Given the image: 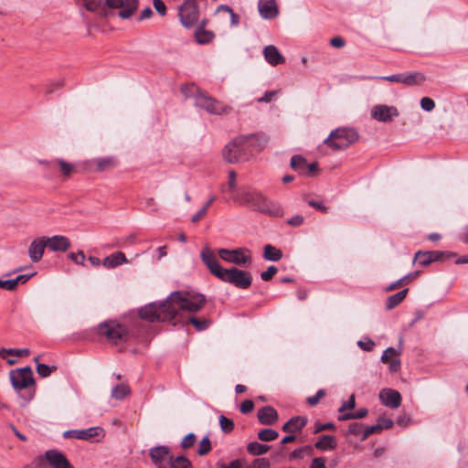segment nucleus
Segmentation results:
<instances>
[{
  "instance_id": "nucleus-1",
  "label": "nucleus",
  "mask_w": 468,
  "mask_h": 468,
  "mask_svg": "<svg viewBox=\"0 0 468 468\" xmlns=\"http://www.w3.org/2000/svg\"><path fill=\"white\" fill-rule=\"evenodd\" d=\"M206 297L201 293L181 292H172L165 301L151 303L139 310V316L148 322L172 321L177 316L181 317V312H198L205 304Z\"/></svg>"
},
{
  "instance_id": "nucleus-2",
  "label": "nucleus",
  "mask_w": 468,
  "mask_h": 468,
  "mask_svg": "<svg viewBox=\"0 0 468 468\" xmlns=\"http://www.w3.org/2000/svg\"><path fill=\"white\" fill-rule=\"evenodd\" d=\"M200 257L209 271L222 282L230 283L239 289H247L251 285L252 276L249 271L236 267L223 268L208 247H205L201 250Z\"/></svg>"
},
{
  "instance_id": "nucleus-3",
  "label": "nucleus",
  "mask_w": 468,
  "mask_h": 468,
  "mask_svg": "<svg viewBox=\"0 0 468 468\" xmlns=\"http://www.w3.org/2000/svg\"><path fill=\"white\" fill-rule=\"evenodd\" d=\"M250 138L239 136L229 143L222 150L224 160L229 164L248 161L251 156Z\"/></svg>"
},
{
  "instance_id": "nucleus-4",
  "label": "nucleus",
  "mask_w": 468,
  "mask_h": 468,
  "mask_svg": "<svg viewBox=\"0 0 468 468\" xmlns=\"http://www.w3.org/2000/svg\"><path fill=\"white\" fill-rule=\"evenodd\" d=\"M358 139L357 133L351 128H338L330 133L324 143L335 151L345 150Z\"/></svg>"
},
{
  "instance_id": "nucleus-5",
  "label": "nucleus",
  "mask_w": 468,
  "mask_h": 468,
  "mask_svg": "<svg viewBox=\"0 0 468 468\" xmlns=\"http://www.w3.org/2000/svg\"><path fill=\"white\" fill-rule=\"evenodd\" d=\"M98 333L115 345L127 341L129 335L128 330L124 325L112 321L100 324Z\"/></svg>"
},
{
  "instance_id": "nucleus-6",
  "label": "nucleus",
  "mask_w": 468,
  "mask_h": 468,
  "mask_svg": "<svg viewBox=\"0 0 468 468\" xmlns=\"http://www.w3.org/2000/svg\"><path fill=\"white\" fill-rule=\"evenodd\" d=\"M9 377L12 387L16 392L27 389L35 384L33 371L29 366L11 370Z\"/></svg>"
},
{
  "instance_id": "nucleus-7",
  "label": "nucleus",
  "mask_w": 468,
  "mask_h": 468,
  "mask_svg": "<svg viewBox=\"0 0 468 468\" xmlns=\"http://www.w3.org/2000/svg\"><path fill=\"white\" fill-rule=\"evenodd\" d=\"M218 253L223 261L239 266H248L252 261L250 251L245 248L235 250L220 249Z\"/></svg>"
},
{
  "instance_id": "nucleus-8",
  "label": "nucleus",
  "mask_w": 468,
  "mask_h": 468,
  "mask_svg": "<svg viewBox=\"0 0 468 468\" xmlns=\"http://www.w3.org/2000/svg\"><path fill=\"white\" fill-rule=\"evenodd\" d=\"M195 105L201 109L206 110L211 114H222L227 112V107L224 106L220 101H216L212 97L202 93L197 90L195 95Z\"/></svg>"
},
{
  "instance_id": "nucleus-9",
  "label": "nucleus",
  "mask_w": 468,
  "mask_h": 468,
  "mask_svg": "<svg viewBox=\"0 0 468 468\" xmlns=\"http://www.w3.org/2000/svg\"><path fill=\"white\" fill-rule=\"evenodd\" d=\"M199 12L196 0H186L179 7V19L185 27H193L198 19Z\"/></svg>"
},
{
  "instance_id": "nucleus-10",
  "label": "nucleus",
  "mask_w": 468,
  "mask_h": 468,
  "mask_svg": "<svg viewBox=\"0 0 468 468\" xmlns=\"http://www.w3.org/2000/svg\"><path fill=\"white\" fill-rule=\"evenodd\" d=\"M267 197L260 192L247 191L241 193L236 200L241 204L250 207L253 210L261 212L266 202Z\"/></svg>"
},
{
  "instance_id": "nucleus-11",
  "label": "nucleus",
  "mask_w": 468,
  "mask_h": 468,
  "mask_svg": "<svg viewBox=\"0 0 468 468\" xmlns=\"http://www.w3.org/2000/svg\"><path fill=\"white\" fill-rule=\"evenodd\" d=\"M138 5L137 0H106L105 7L108 8H120L119 16L127 19L131 17L136 10Z\"/></svg>"
},
{
  "instance_id": "nucleus-12",
  "label": "nucleus",
  "mask_w": 468,
  "mask_h": 468,
  "mask_svg": "<svg viewBox=\"0 0 468 468\" xmlns=\"http://www.w3.org/2000/svg\"><path fill=\"white\" fill-rule=\"evenodd\" d=\"M149 456L153 463L157 468H167L165 462L166 460L169 462V458L172 455L170 454V449L167 446L160 445L151 448L149 451Z\"/></svg>"
},
{
  "instance_id": "nucleus-13",
  "label": "nucleus",
  "mask_w": 468,
  "mask_h": 468,
  "mask_svg": "<svg viewBox=\"0 0 468 468\" xmlns=\"http://www.w3.org/2000/svg\"><path fill=\"white\" fill-rule=\"evenodd\" d=\"M103 432L101 427H90L85 430H69L63 433L64 438H74L77 440L89 441L91 438L101 435Z\"/></svg>"
},
{
  "instance_id": "nucleus-14",
  "label": "nucleus",
  "mask_w": 468,
  "mask_h": 468,
  "mask_svg": "<svg viewBox=\"0 0 468 468\" xmlns=\"http://www.w3.org/2000/svg\"><path fill=\"white\" fill-rule=\"evenodd\" d=\"M399 112L396 107L388 105H376L371 110V116L379 121L388 122H390L393 117L398 116Z\"/></svg>"
},
{
  "instance_id": "nucleus-15",
  "label": "nucleus",
  "mask_w": 468,
  "mask_h": 468,
  "mask_svg": "<svg viewBox=\"0 0 468 468\" xmlns=\"http://www.w3.org/2000/svg\"><path fill=\"white\" fill-rule=\"evenodd\" d=\"M45 459L53 468H74L64 453L58 450H48Z\"/></svg>"
},
{
  "instance_id": "nucleus-16",
  "label": "nucleus",
  "mask_w": 468,
  "mask_h": 468,
  "mask_svg": "<svg viewBox=\"0 0 468 468\" xmlns=\"http://www.w3.org/2000/svg\"><path fill=\"white\" fill-rule=\"evenodd\" d=\"M380 402L390 409H397L401 404V395L392 388H384L379 392Z\"/></svg>"
},
{
  "instance_id": "nucleus-17",
  "label": "nucleus",
  "mask_w": 468,
  "mask_h": 468,
  "mask_svg": "<svg viewBox=\"0 0 468 468\" xmlns=\"http://www.w3.org/2000/svg\"><path fill=\"white\" fill-rule=\"evenodd\" d=\"M48 247L46 237L35 239L29 245L28 255L33 262H38L44 254L45 248Z\"/></svg>"
},
{
  "instance_id": "nucleus-18",
  "label": "nucleus",
  "mask_w": 468,
  "mask_h": 468,
  "mask_svg": "<svg viewBox=\"0 0 468 468\" xmlns=\"http://www.w3.org/2000/svg\"><path fill=\"white\" fill-rule=\"evenodd\" d=\"M258 8L261 16L264 19H272L279 13L275 0H260Z\"/></svg>"
},
{
  "instance_id": "nucleus-19",
  "label": "nucleus",
  "mask_w": 468,
  "mask_h": 468,
  "mask_svg": "<svg viewBox=\"0 0 468 468\" xmlns=\"http://www.w3.org/2000/svg\"><path fill=\"white\" fill-rule=\"evenodd\" d=\"M259 421L263 425H272L278 420V412L271 406L262 407L257 414Z\"/></svg>"
},
{
  "instance_id": "nucleus-20",
  "label": "nucleus",
  "mask_w": 468,
  "mask_h": 468,
  "mask_svg": "<svg viewBox=\"0 0 468 468\" xmlns=\"http://www.w3.org/2000/svg\"><path fill=\"white\" fill-rule=\"evenodd\" d=\"M263 56L266 61L271 66H277L285 62V58L273 45L266 46L263 48Z\"/></svg>"
},
{
  "instance_id": "nucleus-21",
  "label": "nucleus",
  "mask_w": 468,
  "mask_h": 468,
  "mask_svg": "<svg viewBox=\"0 0 468 468\" xmlns=\"http://www.w3.org/2000/svg\"><path fill=\"white\" fill-rule=\"evenodd\" d=\"M48 248L53 251H66L70 247L69 239L61 235L46 238Z\"/></svg>"
},
{
  "instance_id": "nucleus-22",
  "label": "nucleus",
  "mask_w": 468,
  "mask_h": 468,
  "mask_svg": "<svg viewBox=\"0 0 468 468\" xmlns=\"http://www.w3.org/2000/svg\"><path fill=\"white\" fill-rule=\"evenodd\" d=\"M307 424V418L303 416H296L290 419L282 426V431L288 433L300 431Z\"/></svg>"
},
{
  "instance_id": "nucleus-23",
  "label": "nucleus",
  "mask_w": 468,
  "mask_h": 468,
  "mask_svg": "<svg viewBox=\"0 0 468 468\" xmlns=\"http://www.w3.org/2000/svg\"><path fill=\"white\" fill-rule=\"evenodd\" d=\"M245 137L250 138V149L252 154L254 151H261L269 142V137L264 133L249 134Z\"/></svg>"
},
{
  "instance_id": "nucleus-24",
  "label": "nucleus",
  "mask_w": 468,
  "mask_h": 468,
  "mask_svg": "<svg viewBox=\"0 0 468 468\" xmlns=\"http://www.w3.org/2000/svg\"><path fill=\"white\" fill-rule=\"evenodd\" d=\"M426 77L420 71H410L402 73L401 83L406 86L420 85L424 82Z\"/></svg>"
},
{
  "instance_id": "nucleus-25",
  "label": "nucleus",
  "mask_w": 468,
  "mask_h": 468,
  "mask_svg": "<svg viewBox=\"0 0 468 468\" xmlns=\"http://www.w3.org/2000/svg\"><path fill=\"white\" fill-rule=\"evenodd\" d=\"M261 213L266 214L270 217L281 218L283 216V210L281 205L275 201H272L267 197Z\"/></svg>"
},
{
  "instance_id": "nucleus-26",
  "label": "nucleus",
  "mask_w": 468,
  "mask_h": 468,
  "mask_svg": "<svg viewBox=\"0 0 468 468\" xmlns=\"http://www.w3.org/2000/svg\"><path fill=\"white\" fill-rule=\"evenodd\" d=\"M33 274H22V275H18L17 277L14 278V279L5 280V281L0 279V288L7 290V291H15L20 282L25 283L26 282H27L29 280V278Z\"/></svg>"
},
{
  "instance_id": "nucleus-27",
  "label": "nucleus",
  "mask_w": 468,
  "mask_h": 468,
  "mask_svg": "<svg viewBox=\"0 0 468 468\" xmlns=\"http://www.w3.org/2000/svg\"><path fill=\"white\" fill-rule=\"evenodd\" d=\"M337 446L335 437L332 435H322L314 443V447L320 451H332Z\"/></svg>"
},
{
  "instance_id": "nucleus-28",
  "label": "nucleus",
  "mask_w": 468,
  "mask_h": 468,
  "mask_svg": "<svg viewBox=\"0 0 468 468\" xmlns=\"http://www.w3.org/2000/svg\"><path fill=\"white\" fill-rule=\"evenodd\" d=\"M128 262L126 256L122 251L114 252L103 260V265L108 268H115L122 263Z\"/></svg>"
},
{
  "instance_id": "nucleus-29",
  "label": "nucleus",
  "mask_w": 468,
  "mask_h": 468,
  "mask_svg": "<svg viewBox=\"0 0 468 468\" xmlns=\"http://www.w3.org/2000/svg\"><path fill=\"white\" fill-rule=\"evenodd\" d=\"M263 258L270 261H278L282 258V252L280 249L271 244H267L263 248Z\"/></svg>"
},
{
  "instance_id": "nucleus-30",
  "label": "nucleus",
  "mask_w": 468,
  "mask_h": 468,
  "mask_svg": "<svg viewBox=\"0 0 468 468\" xmlns=\"http://www.w3.org/2000/svg\"><path fill=\"white\" fill-rule=\"evenodd\" d=\"M408 289H404L393 295L388 297L386 302V308L391 310L398 306L407 296Z\"/></svg>"
},
{
  "instance_id": "nucleus-31",
  "label": "nucleus",
  "mask_w": 468,
  "mask_h": 468,
  "mask_svg": "<svg viewBox=\"0 0 468 468\" xmlns=\"http://www.w3.org/2000/svg\"><path fill=\"white\" fill-rule=\"evenodd\" d=\"M169 468H193V465L184 455L171 456L169 458Z\"/></svg>"
},
{
  "instance_id": "nucleus-32",
  "label": "nucleus",
  "mask_w": 468,
  "mask_h": 468,
  "mask_svg": "<svg viewBox=\"0 0 468 468\" xmlns=\"http://www.w3.org/2000/svg\"><path fill=\"white\" fill-rule=\"evenodd\" d=\"M130 391L129 386L122 383L112 388L111 396L115 399L122 400L130 393Z\"/></svg>"
},
{
  "instance_id": "nucleus-33",
  "label": "nucleus",
  "mask_w": 468,
  "mask_h": 468,
  "mask_svg": "<svg viewBox=\"0 0 468 468\" xmlns=\"http://www.w3.org/2000/svg\"><path fill=\"white\" fill-rule=\"evenodd\" d=\"M269 445L262 444L258 441H252L247 445V451L251 455H262L266 453L269 451Z\"/></svg>"
},
{
  "instance_id": "nucleus-34",
  "label": "nucleus",
  "mask_w": 468,
  "mask_h": 468,
  "mask_svg": "<svg viewBox=\"0 0 468 468\" xmlns=\"http://www.w3.org/2000/svg\"><path fill=\"white\" fill-rule=\"evenodd\" d=\"M30 354V350L28 348H1L0 349V357L5 359L7 356H26Z\"/></svg>"
},
{
  "instance_id": "nucleus-35",
  "label": "nucleus",
  "mask_w": 468,
  "mask_h": 468,
  "mask_svg": "<svg viewBox=\"0 0 468 468\" xmlns=\"http://www.w3.org/2000/svg\"><path fill=\"white\" fill-rule=\"evenodd\" d=\"M313 447L306 445L303 447H300L295 449L293 452H291L289 456V460L292 461L295 459H303L305 455L311 456L313 454Z\"/></svg>"
},
{
  "instance_id": "nucleus-36",
  "label": "nucleus",
  "mask_w": 468,
  "mask_h": 468,
  "mask_svg": "<svg viewBox=\"0 0 468 468\" xmlns=\"http://www.w3.org/2000/svg\"><path fill=\"white\" fill-rule=\"evenodd\" d=\"M187 321L190 322L194 325V327L196 328L197 331H204L210 324L209 319L198 318V317H196L193 315L187 317Z\"/></svg>"
},
{
  "instance_id": "nucleus-37",
  "label": "nucleus",
  "mask_w": 468,
  "mask_h": 468,
  "mask_svg": "<svg viewBox=\"0 0 468 468\" xmlns=\"http://www.w3.org/2000/svg\"><path fill=\"white\" fill-rule=\"evenodd\" d=\"M216 12H226L230 16V27H238L239 24V16L236 14L231 7L227 5H220L218 6Z\"/></svg>"
},
{
  "instance_id": "nucleus-38",
  "label": "nucleus",
  "mask_w": 468,
  "mask_h": 468,
  "mask_svg": "<svg viewBox=\"0 0 468 468\" xmlns=\"http://www.w3.org/2000/svg\"><path fill=\"white\" fill-rule=\"evenodd\" d=\"M106 0H81L82 5L88 11L96 12L105 7Z\"/></svg>"
},
{
  "instance_id": "nucleus-39",
  "label": "nucleus",
  "mask_w": 468,
  "mask_h": 468,
  "mask_svg": "<svg viewBox=\"0 0 468 468\" xmlns=\"http://www.w3.org/2000/svg\"><path fill=\"white\" fill-rule=\"evenodd\" d=\"M279 437L278 431L272 429H263L258 432V438L262 441H271Z\"/></svg>"
},
{
  "instance_id": "nucleus-40",
  "label": "nucleus",
  "mask_w": 468,
  "mask_h": 468,
  "mask_svg": "<svg viewBox=\"0 0 468 468\" xmlns=\"http://www.w3.org/2000/svg\"><path fill=\"white\" fill-rule=\"evenodd\" d=\"M414 261L421 266H428L432 262V259L429 251H418L415 254Z\"/></svg>"
},
{
  "instance_id": "nucleus-41",
  "label": "nucleus",
  "mask_w": 468,
  "mask_h": 468,
  "mask_svg": "<svg viewBox=\"0 0 468 468\" xmlns=\"http://www.w3.org/2000/svg\"><path fill=\"white\" fill-rule=\"evenodd\" d=\"M214 37V34L210 31H207L204 29H198L196 32V38L197 43L199 44H207L212 40Z\"/></svg>"
},
{
  "instance_id": "nucleus-42",
  "label": "nucleus",
  "mask_w": 468,
  "mask_h": 468,
  "mask_svg": "<svg viewBox=\"0 0 468 468\" xmlns=\"http://www.w3.org/2000/svg\"><path fill=\"white\" fill-rule=\"evenodd\" d=\"M306 165V160L301 155H293L291 158V166L295 171L302 173L303 169L305 168Z\"/></svg>"
},
{
  "instance_id": "nucleus-43",
  "label": "nucleus",
  "mask_w": 468,
  "mask_h": 468,
  "mask_svg": "<svg viewBox=\"0 0 468 468\" xmlns=\"http://www.w3.org/2000/svg\"><path fill=\"white\" fill-rule=\"evenodd\" d=\"M219 426L224 433H229L235 428L233 420L225 417L224 415L219 416Z\"/></svg>"
},
{
  "instance_id": "nucleus-44",
  "label": "nucleus",
  "mask_w": 468,
  "mask_h": 468,
  "mask_svg": "<svg viewBox=\"0 0 468 468\" xmlns=\"http://www.w3.org/2000/svg\"><path fill=\"white\" fill-rule=\"evenodd\" d=\"M57 370L56 366H48L46 364H37V372L42 378H47L51 375L52 372Z\"/></svg>"
},
{
  "instance_id": "nucleus-45",
  "label": "nucleus",
  "mask_w": 468,
  "mask_h": 468,
  "mask_svg": "<svg viewBox=\"0 0 468 468\" xmlns=\"http://www.w3.org/2000/svg\"><path fill=\"white\" fill-rule=\"evenodd\" d=\"M210 451H211L210 440H209L208 436H206L201 440L197 452L199 456H204V455L207 454Z\"/></svg>"
},
{
  "instance_id": "nucleus-46",
  "label": "nucleus",
  "mask_w": 468,
  "mask_h": 468,
  "mask_svg": "<svg viewBox=\"0 0 468 468\" xmlns=\"http://www.w3.org/2000/svg\"><path fill=\"white\" fill-rule=\"evenodd\" d=\"M429 252L432 259V262L441 261L444 258H451L452 256L455 255L454 253H452V252H444V251H440V250H431Z\"/></svg>"
},
{
  "instance_id": "nucleus-47",
  "label": "nucleus",
  "mask_w": 468,
  "mask_h": 468,
  "mask_svg": "<svg viewBox=\"0 0 468 468\" xmlns=\"http://www.w3.org/2000/svg\"><path fill=\"white\" fill-rule=\"evenodd\" d=\"M68 257L73 261L76 264L85 265V254L82 250L78 251L77 253L70 252Z\"/></svg>"
},
{
  "instance_id": "nucleus-48",
  "label": "nucleus",
  "mask_w": 468,
  "mask_h": 468,
  "mask_svg": "<svg viewBox=\"0 0 468 468\" xmlns=\"http://www.w3.org/2000/svg\"><path fill=\"white\" fill-rule=\"evenodd\" d=\"M400 355V352L394 347H388L381 356V361L388 363L392 356Z\"/></svg>"
},
{
  "instance_id": "nucleus-49",
  "label": "nucleus",
  "mask_w": 468,
  "mask_h": 468,
  "mask_svg": "<svg viewBox=\"0 0 468 468\" xmlns=\"http://www.w3.org/2000/svg\"><path fill=\"white\" fill-rule=\"evenodd\" d=\"M381 431V428H380V425H378L375 424V425H372V426H368L367 427L364 431H363V435H362V438H361V441H365L366 439H367L371 434H374V433H379Z\"/></svg>"
},
{
  "instance_id": "nucleus-50",
  "label": "nucleus",
  "mask_w": 468,
  "mask_h": 468,
  "mask_svg": "<svg viewBox=\"0 0 468 468\" xmlns=\"http://www.w3.org/2000/svg\"><path fill=\"white\" fill-rule=\"evenodd\" d=\"M357 346L364 351H371L375 346V343L368 337H365L357 342Z\"/></svg>"
},
{
  "instance_id": "nucleus-51",
  "label": "nucleus",
  "mask_w": 468,
  "mask_h": 468,
  "mask_svg": "<svg viewBox=\"0 0 468 468\" xmlns=\"http://www.w3.org/2000/svg\"><path fill=\"white\" fill-rule=\"evenodd\" d=\"M247 468H270V461L267 458L255 459Z\"/></svg>"
},
{
  "instance_id": "nucleus-52",
  "label": "nucleus",
  "mask_w": 468,
  "mask_h": 468,
  "mask_svg": "<svg viewBox=\"0 0 468 468\" xmlns=\"http://www.w3.org/2000/svg\"><path fill=\"white\" fill-rule=\"evenodd\" d=\"M420 107L422 110L426 112H431L435 108V102L432 99L429 97H423L420 100Z\"/></svg>"
},
{
  "instance_id": "nucleus-53",
  "label": "nucleus",
  "mask_w": 468,
  "mask_h": 468,
  "mask_svg": "<svg viewBox=\"0 0 468 468\" xmlns=\"http://www.w3.org/2000/svg\"><path fill=\"white\" fill-rule=\"evenodd\" d=\"M195 441H196V435L194 433H188L182 440L181 447L183 449H188L194 445Z\"/></svg>"
},
{
  "instance_id": "nucleus-54",
  "label": "nucleus",
  "mask_w": 468,
  "mask_h": 468,
  "mask_svg": "<svg viewBox=\"0 0 468 468\" xmlns=\"http://www.w3.org/2000/svg\"><path fill=\"white\" fill-rule=\"evenodd\" d=\"M278 269L275 266H270L265 271L261 273V278L267 282L271 280V278L277 273Z\"/></svg>"
},
{
  "instance_id": "nucleus-55",
  "label": "nucleus",
  "mask_w": 468,
  "mask_h": 468,
  "mask_svg": "<svg viewBox=\"0 0 468 468\" xmlns=\"http://www.w3.org/2000/svg\"><path fill=\"white\" fill-rule=\"evenodd\" d=\"M228 187L230 191H234L237 187V174L234 170H229L228 174Z\"/></svg>"
},
{
  "instance_id": "nucleus-56",
  "label": "nucleus",
  "mask_w": 468,
  "mask_h": 468,
  "mask_svg": "<svg viewBox=\"0 0 468 468\" xmlns=\"http://www.w3.org/2000/svg\"><path fill=\"white\" fill-rule=\"evenodd\" d=\"M58 164L59 165V168H60L62 174L65 176H69L71 174V172L73 171V165L67 163L64 160H58Z\"/></svg>"
},
{
  "instance_id": "nucleus-57",
  "label": "nucleus",
  "mask_w": 468,
  "mask_h": 468,
  "mask_svg": "<svg viewBox=\"0 0 468 468\" xmlns=\"http://www.w3.org/2000/svg\"><path fill=\"white\" fill-rule=\"evenodd\" d=\"M356 406L355 395H351L347 401H344L341 407L338 409L339 412H343L346 410H352Z\"/></svg>"
},
{
  "instance_id": "nucleus-58",
  "label": "nucleus",
  "mask_w": 468,
  "mask_h": 468,
  "mask_svg": "<svg viewBox=\"0 0 468 468\" xmlns=\"http://www.w3.org/2000/svg\"><path fill=\"white\" fill-rule=\"evenodd\" d=\"M325 395V391L324 389H319L314 396L307 398V402L311 406H315L318 404L319 400Z\"/></svg>"
},
{
  "instance_id": "nucleus-59",
  "label": "nucleus",
  "mask_w": 468,
  "mask_h": 468,
  "mask_svg": "<svg viewBox=\"0 0 468 468\" xmlns=\"http://www.w3.org/2000/svg\"><path fill=\"white\" fill-rule=\"evenodd\" d=\"M253 408H254L253 401L250 399H246L240 404L239 410L241 413L247 414V413H250V411H252Z\"/></svg>"
},
{
  "instance_id": "nucleus-60",
  "label": "nucleus",
  "mask_w": 468,
  "mask_h": 468,
  "mask_svg": "<svg viewBox=\"0 0 468 468\" xmlns=\"http://www.w3.org/2000/svg\"><path fill=\"white\" fill-rule=\"evenodd\" d=\"M308 205L323 213H327L329 211V208L326 206H324L322 201L309 200Z\"/></svg>"
},
{
  "instance_id": "nucleus-61",
  "label": "nucleus",
  "mask_w": 468,
  "mask_h": 468,
  "mask_svg": "<svg viewBox=\"0 0 468 468\" xmlns=\"http://www.w3.org/2000/svg\"><path fill=\"white\" fill-rule=\"evenodd\" d=\"M153 4L154 9L160 16H163L166 14V6L162 0H154Z\"/></svg>"
},
{
  "instance_id": "nucleus-62",
  "label": "nucleus",
  "mask_w": 468,
  "mask_h": 468,
  "mask_svg": "<svg viewBox=\"0 0 468 468\" xmlns=\"http://www.w3.org/2000/svg\"><path fill=\"white\" fill-rule=\"evenodd\" d=\"M304 221V218L301 215H294L287 220V224L292 227L301 226Z\"/></svg>"
},
{
  "instance_id": "nucleus-63",
  "label": "nucleus",
  "mask_w": 468,
  "mask_h": 468,
  "mask_svg": "<svg viewBox=\"0 0 468 468\" xmlns=\"http://www.w3.org/2000/svg\"><path fill=\"white\" fill-rule=\"evenodd\" d=\"M309 468H327L325 466V459L324 457L314 458Z\"/></svg>"
},
{
  "instance_id": "nucleus-64",
  "label": "nucleus",
  "mask_w": 468,
  "mask_h": 468,
  "mask_svg": "<svg viewBox=\"0 0 468 468\" xmlns=\"http://www.w3.org/2000/svg\"><path fill=\"white\" fill-rule=\"evenodd\" d=\"M218 465L219 468H241V461L234 460L231 461L229 464L218 463Z\"/></svg>"
}]
</instances>
